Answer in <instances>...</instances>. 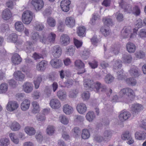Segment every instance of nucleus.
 <instances>
[{
	"instance_id": "a19ab883",
	"label": "nucleus",
	"mask_w": 146,
	"mask_h": 146,
	"mask_svg": "<svg viewBox=\"0 0 146 146\" xmlns=\"http://www.w3.org/2000/svg\"><path fill=\"white\" fill-rule=\"evenodd\" d=\"M9 144V140L7 138H4L0 139V146H8Z\"/></svg>"
},
{
	"instance_id": "ddd939ff",
	"label": "nucleus",
	"mask_w": 146,
	"mask_h": 146,
	"mask_svg": "<svg viewBox=\"0 0 146 146\" xmlns=\"http://www.w3.org/2000/svg\"><path fill=\"white\" fill-rule=\"evenodd\" d=\"M52 66L56 68H59L62 66V61L59 59H53L50 62Z\"/></svg>"
},
{
	"instance_id": "9d476101",
	"label": "nucleus",
	"mask_w": 146,
	"mask_h": 146,
	"mask_svg": "<svg viewBox=\"0 0 146 146\" xmlns=\"http://www.w3.org/2000/svg\"><path fill=\"white\" fill-rule=\"evenodd\" d=\"M19 107V104L15 101H10L8 103L6 106L7 110L10 111H13L16 110Z\"/></svg>"
},
{
	"instance_id": "0eeeda50",
	"label": "nucleus",
	"mask_w": 146,
	"mask_h": 146,
	"mask_svg": "<svg viewBox=\"0 0 146 146\" xmlns=\"http://www.w3.org/2000/svg\"><path fill=\"white\" fill-rule=\"evenodd\" d=\"M95 84L93 81L88 79H85L84 80V86L86 90H92L95 88Z\"/></svg>"
},
{
	"instance_id": "39448f33",
	"label": "nucleus",
	"mask_w": 146,
	"mask_h": 146,
	"mask_svg": "<svg viewBox=\"0 0 146 146\" xmlns=\"http://www.w3.org/2000/svg\"><path fill=\"white\" fill-rule=\"evenodd\" d=\"M31 3L36 11L40 10L44 5L42 0H32Z\"/></svg>"
},
{
	"instance_id": "13d9d810",
	"label": "nucleus",
	"mask_w": 146,
	"mask_h": 146,
	"mask_svg": "<svg viewBox=\"0 0 146 146\" xmlns=\"http://www.w3.org/2000/svg\"><path fill=\"white\" fill-rule=\"evenodd\" d=\"M34 27L35 29L38 31H42L44 28V25L42 23L38 22L36 23Z\"/></svg>"
},
{
	"instance_id": "dca6fc26",
	"label": "nucleus",
	"mask_w": 146,
	"mask_h": 146,
	"mask_svg": "<svg viewBox=\"0 0 146 146\" xmlns=\"http://www.w3.org/2000/svg\"><path fill=\"white\" fill-rule=\"evenodd\" d=\"M47 64V61L45 60H42L37 64L36 69L38 71L43 72L45 70Z\"/></svg>"
},
{
	"instance_id": "7c9ffc66",
	"label": "nucleus",
	"mask_w": 146,
	"mask_h": 146,
	"mask_svg": "<svg viewBox=\"0 0 146 146\" xmlns=\"http://www.w3.org/2000/svg\"><path fill=\"white\" fill-rule=\"evenodd\" d=\"M17 38L18 36L15 33H13L10 35L8 39H9V41L13 42L17 44L18 43Z\"/></svg>"
},
{
	"instance_id": "6e6d98bb",
	"label": "nucleus",
	"mask_w": 146,
	"mask_h": 146,
	"mask_svg": "<svg viewBox=\"0 0 146 146\" xmlns=\"http://www.w3.org/2000/svg\"><path fill=\"white\" fill-rule=\"evenodd\" d=\"M131 137L130 134L128 131H126L124 132L122 134L121 137L122 139L125 140L128 139Z\"/></svg>"
},
{
	"instance_id": "de8ad7c7",
	"label": "nucleus",
	"mask_w": 146,
	"mask_h": 146,
	"mask_svg": "<svg viewBox=\"0 0 146 146\" xmlns=\"http://www.w3.org/2000/svg\"><path fill=\"white\" fill-rule=\"evenodd\" d=\"M8 85L6 83H2L0 85V93H4L6 92L8 89Z\"/></svg>"
},
{
	"instance_id": "5fc2aeb1",
	"label": "nucleus",
	"mask_w": 146,
	"mask_h": 146,
	"mask_svg": "<svg viewBox=\"0 0 146 146\" xmlns=\"http://www.w3.org/2000/svg\"><path fill=\"white\" fill-rule=\"evenodd\" d=\"M132 12L136 16H138L139 15L141 11L139 7L137 6H135L133 7Z\"/></svg>"
},
{
	"instance_id": "ea45409f",
	"label": "nucleus",
	"mask_w": 146,
	"mask_h": 146,
	"mask_svg": "<svg viewBox=\"0 0 146 146\" xmlns=\"http://www.w3.org/2000/svg\"><path fill=\"white\" fill-rule=\"evenodd\" d=\"M122 58L124 62L127 63L130 62L132 59L131 55L128 54H123V55Z\"/></svg>"
},
{
	"instance_id": "603ef678",
	"label": "nucleus",
	"mask_w": 146,
	"mask_h": 146,
	"mask_svg": "<svg viewBox=\"0 0 146 146\" xmlns=\"http://www.w3.org/2000/svg\"><path fill=\"white\" fill-rule=\"evenodd\" d=\"M85 31V29L84 27H80L78 28L77 33L79 36L83 37L84 35V34Z\"/></svg>"
},
{
	"instance_id": "3c124183",
	"label": "nucleus",
	"mask_w": 146,
	"mask_h": 146,
	"mask_svg": "<svg viewBox=\"0 0 146 146\" xmlns=\"http://www.w3.org/2000/svg\"><path fill=\"white\" fill-rule=\"evenodd\" d=\"M104 24L105 25L108 26H112L113 25V22L111 19L109 18H105L103 20Z\"/></svg>"
},
{
	"instance_id": "473e14b6",
	"label": "nucleus",
	"mask_w": 146,
	"mask_h": 146,
	"mask_svg": "<svg viewBox=\"0 0 146 146\" xmlns=\"http://www.w3.org/2000/svg\"><path fill=\"white\" fill-rule=\"evenodd\" d=\"M15 29L18 31H22L24 29V26L21 22H16L15 24Z\"/></svg>"
},
{
	"instance_id": "052dcab7",
	"label": "nucleus",
	"mask_w": 146,
	"mask_h": 146,
	"mask_svg": "<svg viewBox=\"0 0 146 146\" xmlns=\"http://www.w3.org/2000/svg\"><path fill=\"white\" fill-rule=\"evenodd\" d=\"M73 80L72 79H68L64 82L65 86H61V87H65L68 88L70 87L73 84Z\"/></svg>"
},
{
	"instance_id": "f257e3e1",
	"label": "nucleus",
	"mask_w": 146,
	"mask_h": 146,
	"mask_svg": "<svg viewBox=\"0 0 146 146\" xmlns=\"http://www.w3.org/2000/svg\"><path fill=\"white\" fill-rule=\"evenodd\" d=\"M119 94L123 101L126 103L130 102L133 100L135 97L134 91L129 88L121 89Z\"/></svg>"
},
{
	"instance_id": "aec40b11",
	"label": "nucleus",
	"mask_w": 146,
	"mask_h": 146,
	"mask_svg": "<svg viewBox=\"0 0 146 146\" xmlns=\"http://www.w3.org/2000/svg\"><path fill=\"white\" fill-rule=\"evenodd\" d=\"M129 71L130 75L134 78L138 77L140 74L139 69L135 67H131Z\"/></svg>"
},
{
	"instance_id": "37998d69",
	"label": "nucleus",
	"mask_w": 146,
	"mask_h": 146,
	"mask_svg": "<svg viewBox=\"0 0 146 146\" xmlns=\"http://www.w3.org/2000/svg\"><path fill=\"white\" fill-rule=\"evenodd\" d=\"M75 47L74 46H70L67 49L66 54L70 56H73L75 51Z\"/></svg>"
},
{
	"instance_id": "79ce46f5",
	"label": "nucleus",
	"mask_w": 146,
	"mask_h": 146,
	"mask_svg": "<svg viewBox=\"0 0 146 146\" xmlns=\"http://www.w3.org/2000/svg\"><path fill=\"white\" fill-rule=\"evenodd\" d=\"M90 136V133L87 129H84L82 130V137L83 139H87L89 138Z\"/></svg>"
},
{
	"instance_id": "4d7b16f0",
	"label": "nucleus",
	"mask_w": 146,
	"mask_h": 146,
	"mask_svg": "<svg viewBox=\"0 0 146 146\" xmlns=\"http://www.w3.org/2000/svg\"><path fill=\"white\" fill-rule=\"evenodd\" d=\"M56 35L55 34L53 33H51L48 36L49 38V40L50 43H53L54 42L55 40Z\"/></svg>"
},
{
	"instance_id": "8fccbe9b",
	"label": "nucleus",
	"mask_w": 146,
	"mask_h": 146,
	"mask_svg": "<svg viewBox=\"0 0 146 146\" xmlns=\"http://www.w3.org/2000/svg\"><path fill=\"white\" fill-rule=\"evenodd\" d=\"M73 132V135L76 138L79 137L80 135L81 131L80 129L78 127H76L74 128L72 130Z\"/></svg>"
},
{
	"instance_id": "7ed1b4c3",
	"label": "nucleus",
	"mask_w": 146,
	"mask_h": 146,
	"mask_svg": "<svg viewBox=\"0 0 146 146\" xmlns=\"http://www.w3.org/2000/svg\"><path fill=\"white\" fill-rule=\"evenodd\" d=\"M33 13L29 11H25L23 13L22 19V22L26 24H29L33 19Z\"/></svg>"
},
{
	"instance_id": "4be33fe9",
	"label": "nucleus",
	"mask_w": 146,
	"mask_h": 146,
	"mask_svg": "<svg viewBox=\"0 0 146 146\" xmlns=\"http://www.w3.org/2000/svg\"><path fill=\"white\" fill-rule=\"evenodd\" d=\"M65 23L68 27H72L75 25V20L73 17H68L66 18Z\"/></svg>"
},
{
	"instance_id": "20e7f679",
	"label": "nucleus",
	"mask_w": 146,
	"mask_h": 146,
	"mask_svg": "<svg viewBox=\"0 0 146 146\" xmlns=\"http://www.w3.org/2000/svg\"><path fill=\"white\" fill-rule=\"evenodd\" d=\"M75 65L78 70L77 74H83L86 72L84 68L85 64L80 60H76L74 62Z\"/></svg>"
},
{
	"instance_id": "c85d7f7f",
	"label": "nucleus",
	"mask_w": 146,
	"mask_h": 146,
	"mask_svg": "<svg viewBox=\"0 0 146 146\" xmlns=\"http://www.w3.org/2000/svg\"><path fill=\"white\" fill-rule=\"evenodd\" d=\"M63 111L64 112L67 114H70L73 111L72 108L68 104L64 105L63 107Z\"/></svg>"
},
{
	"instance_id": "864d4df0",
	"label": "nucleus",
	"mask_w": 146,
	"mask_h": 146,
	"mask_svg": "<svg viewBox=\"0 0 146 146\" xmlns=\"http://www.w3.org/2000/svg\"><path fill=\"white\" fill-rule=\"evenodd\" d=\"M126 82L129 85L134 86L136 83V81L133 78H127L126 80Z\"/></svg>"
},
{
	"instance_id": "4468645a",
	"label": "nucleus",
	"mask_w": 146,
	"mask_h": 146,
	"mask_svg": "<svg viewBox=\"0 0 146 146\" xmlns=\"http://www.w3.org/2000/svg\"><path fill=\"white\" fill-rule=\"evenodd\" d=\"M131 116V113L127 111L121 112L119 116V119L122 121H125L129 119Z\"/></svg>"
},
{
	"instance_id": "e433bc0d",
	"label": "nucleus",
	"mask_w": 146,
	"mask_h": 146,
	"mask_svg": "<svg viewBox=\"0 0 146 146\" xmlns=\"http://www.w3.org/2000/svg\"><path fill=\"white\" fill-rule=\"evenodd\" d=\"M95 117V114L93 111L88 112L86 115V119L89 121H92Z\"/></svg>"
},
{
	"instance_id": "a18cd8bd",
	"label": "nucleus",
	"mask_w": 146,
	"mask_h": 146,
	"mask_svg": "<svg viewBox=\"0 0 146 146\" xmlns=\"http://www.w3.org/2000/svg\"><path fill=\"white\" fill-rule=\"evenodd\" d=\"M122 66V62L120 60H117L114 62L113 65V70H116L120 68Z\"/></svg>"
},
{
	"instance_id": "bb28decb",
	"label": "nucleus",
	"mask_w": 146,
	"mask_h": 146,
	"mask_svg": "<svg viewBox=\"0 0 146 146\" xmlns=\"http://www.w3.org/2000/svg\"><path fill=\"white\" fill-rule=\"evenodd\" d=\"M135 137L136 139L139 140L146 138V133L143 131L137 132L135 134Z\"/></svg>"
},
{
	"instance_id": "f8f14e48",
	"label": "nucleus",
	"mask_w": 146,
	"mask_h": 146,
	"mask_svg": "<svg viewBox=\"0 0 146 146\" xmlns=\"http://www.w3.org/2000/svg\"><path fill=\"white\" fill-rule=\"evenodd\" d=\"M112 131L110 129H106L103 133V136L104 138V141L108 142L111 138L112 136Z\"/></svg>"
},
{
	"instance_id": "412c9836",
	"label": "nucleus",
	"mask_w": 146,
	"mask_h": 146,
	"mask_svg": "<svg viewBox=\"0 0 146 146\" xmlns=\"http://www.w3.org/2000/svg\"><path fill=\"white\" fill-rule=\"evenodd\" d=\"M50 104L51 108L55 109H58L60 106V103L57 99H54L51 100Z\"/></svg>"
},
{
	"instance_id": "423d86ee",
	"label": "nucleus",
	"mask_w": 146,
	"mask_h": 146,
	"mask_svg": "<svg viewBox=\"0 0 146 146\" xmlns=\"http://www.w3.org/2000/svg\"><path fill=\"white\" fill-rule=\"evenodd\" d=\"M95 89L96 92L98 93H104L106 92L107 89L106 85L97 81L95 82Z\"/></svg>"
},
{
	"instance_id": "c756f323",
	"label": "nucleus",
	"mask_w": 146,
	"mask_h": 146,
	"mask_svg": "<svg viewBox=\"0 0 146 146\" xmlns=\"http://www.w3.org/2000/svg\"><path fill=\"white\" fill-rule=\"evenodd\" d=\"M25 132L29 135L31 136L34 135L36 132L35 129L32 127L27 126L25 128Z\"/></svg>"
},
{
	"instance_id": "2eb2a0df",
	"label": "nucleus",
	"mask_w": 146,
	"mask_h": 146,
	"mask_svg": "<svg viewBox=\"0 0 146 146\" xmlns=\"http://www.w3.org/2000/svg\"><path fill=\"white\" fill-rule=\"evenodd\" d=\"M70 40V38L67 35L63 34L60 38V43L63 46L67 45L69 43Z\"/></svg>"
},
{
	"instance_id": "0e129e2a",
	"label": "nucleus",
	"mask_w": 146,
	"mask_h": 146,
	"mask_svg": "<svg viewBox=\"0 0 146 146\" xmlns=\"http://www.w3.org/2000/svg\"><path fill=\"white\" fill-rule=\"evenodd\" d=\"M84 117L80 115H76L74 116V121L76 122H81L84 121Z\"/></svg>"
},
{
	"instance_id": "f3484780",
	"label": "nucleus",
	"mask_w": 146,
	"mask_h": 146,
	"mask_svg": "<svg viewBox=\"0 0 146 146\" xmlns=\"http://www.w3.org/2000/svg\"><path fill=\"white\" fill-rule=\"evenodd\" d=\"M33 85L30 82H26L23 85V89L24 91L26 93L31 92L33 90Z\"/></svg>"
},
{
	"instance_id": "69168bd1",
	"label": "nucleus",
	"mask_w": 146,
	"mask_h": 146,
	"mask_svg": "<svg viewBox=\"0 0 146 146\" xmlns=\"http://www.w3.org/2000/svg\"><path fill=\"white\" fill-rule=\"evenodd\" d=\"M90 96V94L88 91L84 92L82 94V97L84 100H88Z\"/></svg>"
},
{
	"instance_id": "f03ea898",
	"label": "nucleus",
	"mask_w": 146,
	"mask_h": 146,
	"mask_svg": "<svg viewBox=\"0 0 146 146\" xmlns=\"http://www.w3.org/2000/svg\"><path fill=\"white\" fill-rule=\"evenodd\" d=\"M131 28L130 27H125L121 31V35L123 38H133L135 37L137 35L135 31L133 30V33H131Z\"/></svg>"
},
{
	"instance_id": "c9c22d12",
	"label": "nucleus",
	"mask_w": 146,
	"mask_h": 146,
	"mask_svg": "<svg viewBox=\"0 0 146 146\" xmlns=\"http://www.w3.org/2000/svg\"><path fill=\"white\" fill-rule=\"evenodd\" d=\"M114 79V77L111 75L108 74L105 76L104 81L106 83L110 84L113 81Z\"/></svg>"
},
{
	"instance_id": "2f4dec72",
	"label": "nucleus",
	"mask_w": 146,
	"mask_h": 146,
	"mask_svg": "<svg viewBox=\"0 0 146 146\" xmlns=\"http://www.w3.org/2000/svg\"><path fill=\"white\" fill-rule=\"evenodd\" d=\"M11 129L13 131L19 130L21 128V126L19 123L16 121L13 122L10 125Z\"/></svg>"
},
{
	"instance_id": "9b49d317",
	"label": "nucleus",
	"mask_w": 146,
	"mask_h": 146,
	"mask_svg": "<svg viewBox=\"0 0 146 146\" xmlns=\"http://www.w3.org/2000/svg\"><path fill=\"white\" fill-rule=\"evenodd\" d=\"M70 1L69 0H63L60 3V7L62 10L67 12L69 10V5Z\"/></svg>"
},
{
	"instance_id": "4c0bfd02",
	"label": "nucleus",
	"mask_w": 146,
	"mask_h": 146,
	"mask_svg": "<svg viewBox=\"0 0 146 146\" xmlns=\"http://www.w3.org/2000/svg\"><path fill=\"white\" fill-rule=\"evenodd\" d=\"M32 104L33 108L32 110L33 113H36L38 112L39 111V107L38 103L36 101H34L32 102Z\"/></svg>"
},
{
	"instance_id": "338daca9",
	"label": "nucleus",
	"mask_w": 146,
	"mask_h": 146,
	"mask_svg": "<svg viewBox=\"0 0 146 146\" xmlns=\"http://www.w3.org/2000/svg\"><path fill=\"white\" fill-rule=\"evenodd\" d=\"M135 55L137 58L140 59L143 58L145 56L144 52L142 51L136 52Z\"/></svg>"
},
{
	"instance_id": "774afa93",
	"label": "nucleus",
	"mask_w": 146,
	"mask_h": 146,
	"mask_svg": "<svg viewBox=\"0 0 146 146\" xmlns=\"http://www.w3.org/2000/svg\"><path fill=\"white\" fill-rule=\"evenodd\" d=\"M139 126L144 129L146 130V120H142L139 122Z\"/></svg>"
},
{
	"instance_id": "393cba45",
	"label": "nucleus",
	"mask_w": 146,
	"mask_h": 146,
	"mask_svg": "<svg viewBox=\"0 0 146 146\" xmlns=\"http://www.w3.org/2000/svg\"><path fill=\"white\" fill-rule=\"evenodd\" d=\"M126 47L127 50L129 53L134 52L136 50L135 44L131 42H129L127 44Z\"/></svg>"
},
{
	"instance_id": "c03bdc74",
	"label": "nucleus",
	"mask_w": 146,
	"mask_h": 146,
	"mask_svg": "<svg viewBox=\"0 0 146 146\" xmlns=\"http://www.w3.org/2000/svg\"><path fill=\"white\" fill-rule=\"evenodd\" d=\"M59 119L60 121L64 125H67L69 122L68 119L65 115H61L59 116Z\"/></svg>"
},
{
	"instance_id": "bf43d9fd",
	"label": "nucleus",
	"mask_w": 146,
	"mask_h": 146,
	"mask_svg": "<svg viewBox=\"0 0 146 146\" xmlns=\"http://www.w3.org/2000/svg\"><path fill=\"white\" fill-rule=\"evenodd\" d=\"M143 25V23H142V20L140 19H138L137 21V23L135 24V28L134 29V31L136 32L139 28L142 27Z\"/></svg>"
},
{
	"instance_id": "09e8293b",
	"label": "nucleus",
	"mask_w": 146,
	"mask_h": 146,
	"mask_svg": "<svg viewBox=\"0 0 146 146\" xmlns=\"http://www.w3.org/2000/svg\"><path fill=\"white\" fill-rule=\"evenodd\" d=\"M47 23L50 26L52 27H54L56 24L55 20L51 17H49L47 19Z\"/></svg>"
},
{
	"instance_id": "58836bf2",
	"label": "nucleus",
	"mask_w": 146,
	"mask_h": 146,
	"mask_svg": "<svg viewBox=\"0 0 146 146\" xmlns=\"http://www.w3.org/2000/svg\"><path fill=\"white\" fill-rule=\"evenodd\" d=\"M78 93V90L77 89L71 90L69 92L68 96L71 98H75L76 97Z\"/></svg>"
},
{
	"instance_id": "5701e85b",
	"label": "nucleus",
	"mask_w": 146,
	"mask_h": 146,
	"mask_svg": "<svg viewBox=\"0 0 146 146\" xmlns=\"http://www.w3.org/2000/svg\"><path fill=\"white\" fill-rule=\"evenodd\" d=\"M143 108V106L139 104H134L131 105V109L135 113L139 112Z\"/></svg>"
},
{
	"instance_id": "a878e982",
	"label": "nucleus",
	"mask_w": 146,
	"mask_h": 146,
	"mask_svg": "<svg viewBox=\"0 0 146 146\" xmlns=\"http://www.w3.org/2000/svg\"><path fill=\"white\" fill-rule=\"evenodd\" d=\"M11 16V13L10 10L6 9L3 11L2 15V17L5 20H7L9 19Z\"/></svg>"
},
{
	"instance_id": "cd10ccee",
	"label": "nucleus",
	"mask_w": 146,
	"mask_h": 146,
	"mask_svg": "<svg viewBox=\"0 0 146 146\" xmlns=\"http://www.w3.org/2000/svg\"><path fill=\"white\" fill-rule=\"evenodd\" d=\"M30 104V101L29 100L27 99L24 100L21 104V109L23 111H26L29 108Z\"/></svg>"
},
{
	"instance_id": "a211bd4d",
	"label": "nucleus",
	"mask_w": 146,
	"mask_h": 146,
	"mask_svg": "<svg viewBox=\"0 0 146 146\" xmlns=\"http://www.w3.org/2000/svg\"><path fill=\"white\" fill-rule=\"evenodd\" d=\"M11 61L12 63L15 65L20 63L22 61V59L18 54L15 53L12 56Z\"/></svg>"
},
{
	"instance_id": "e2e57ef3",
	"label": "nucleus",
	"mask_w": 146,
	"mask_h": 146,
	"mask_svg": "<svg viewBox=\"0 0 146 146\" xmlns=\"http://www.w3.org/2000/svg\"><path fill=\"white\" fill-rule=\"evenodd\" d=\"M48 40L49 38L48 36L46 37L45 35H43L42 37L40 38V41L44 44H48L50 43Z\"/></svg>"
},
{
	"instance_id": "b1692460",
	"label": "nucleus",
	"mask_w": 146,
	"mask_h": 146,
	"mask_svg": "<svg viewBox=\"0 0 146 146\" xmlns=\"http://www.w3.org/2000/svg\"><path fill=\"white\" fill-rule=\"evenodd\" d=\"M13 75L16 80L19 81L23 80L25 78V75L20 71L15 72Z\"/></svg>"
},
{
	"instance_id": "49530a36",
	"label": "nucleus",
	"mask_w": 146,
	"mask_h": 146,
	"mask_svg": "<svg viewBox=\"0 0 146 146\" xmlns=\"http://www.w3.org/2000/svg\"><path fill=\"white\" fill-rule=\"evenodd\" d=\"M117 78L119 80H122L125 79L126 76L123 72L122 70L118 71L117 72Z\"/></svg>"
},
{
	"instance_id": "72a5a7b5",
	"label": "nucleus",
	"mask_w": 146,
	"mask_h": 146,
	"mask_svg": "<svg viewBox=\"0 0 146 146\" xmlns=\"http://www.w3.org/2000/svg\"><path fill=\"white\" fill-rule=\"evenodd\" d=\"M42 81V77L41 75H39L38 76L36 80L34 81L35 88L38 89L39 86L40 84Z\"/></svg>"
},
{
	"instance_id": "1a4fd4ad",
	"label": "nucleus",
	"mask_w": 146,
	"mask_h": 146,
	"mask_svg": "<svg viewBox=\"0 0 146 146\" xmlns=\"http://www.w3.org/2000/svg\"><path fill=\"white\" fill-rule=\"evenodd\" d=\"M119 3V6L124 10L125 12L129 13L132 12V6L131 5L128 4L123 0H120Z\"/></svg>"
},
{
	"instance_id": "f704fd0d",
	"label": "nucleus",
	"mask_w": 146,
	"mask_h": 146,
	"mask_svg": "<svg viewBox=\"0 0 146 146\" xmlns=\"http://www.w3.org/2000/svg\"><path fill=\"white\" fill-rule=\"evenodd\" d=\"M57 96L60 99L63 100L66 99L67 95L65 91L60 90L58 91Z\"/></svg>"
},
{
	"instance_id": "680f3d73",
	"label": "nucleus",
	"mask_w": 146,
	"mask_h": 146,
	"mask_svg": "<svg viewBox=\"0 0 146 146\" xmlns=\"http://www.w3.org/2000/svg\"><path fill=\"white\" fill-rule=\"evenodd\" d=\"M54 128L52 126H48L46 129L47 133L49 135H52L54 133Z\"/></svg>"
},
{
	"instance_id": "6ab92c4d",
	"label": "nucleus",
	"mask_w": 146,
	"mask_h": 146,
	"mask_svg": "<svg viewBox=\"0 0 146 146\" xmlns=\"http://www.w3.org/2000/svg\"><path fill=\"white\" fill-rule=\"evenodd\" d=\"M76 109L78 112L81 114L84 113L87 110V107L86 105L82 103L78 104Z\"/></svg>"
},
{
	"instance_id": "6e6552de",
	"label": "nucleus",
	"mask_w": 146,
	"mask_h": 146,
	"mask_svg": "<svg viewBox=\"0 0 146 146\" xmlns=\"http://www.w3.org/2000/svg\"><path fill=\"white\" fill-rule=\"evenodd\" d=\"M52 54L54 57H59L61 55L62 50L61 47L58 45L54 46L52 50Z\"/></svg>"
}]
</instances>
